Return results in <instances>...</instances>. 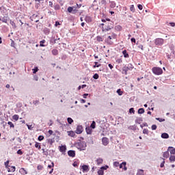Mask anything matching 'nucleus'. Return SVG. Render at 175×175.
<instances>
[{
    "label": "nucleus",
    "instance_id": "f257e3e1",
    "mask_svg": "<svg viewBox=\"0 0 175 175\" xmlns=\"http://www.w3.org/2000/svg\"><path fill=\"white\" fill-rule=\"evenodd\" d=\"M75 146L78 150H79V151H85V150L87 148V144L85 142L80 140L78 142H76Z\"/></svg>",
    "mask_w": 175,
    "mask_h": 175
},
{
    "label": "nucleus",
    "instance_id": "f03ea898",
    "mask_svg": "<svg viewBox=\"0 0 175 175\" xmlns=\"http://www.w3.org/2000/svg\"><path fill=\"white\" fill-rule=\"evenodd\" d=\"M152 72L153 75H155L156 76H161V75L163 73V70L159 67H153L152 68Z\"/></svg>",
    "mask_w": 175,
    "mask_h": 175
},
{
    "label": "nucleus",
    "instance_id": "7ed1b4c3",
    "mask_svg": "<svg viewBox=\"0 0 175 175\" xmlns=\"http://www.w3.org/2000/svg\"><path fill=\"white\" fill-rule=\"evenodd\" d=\"M132 69H133V65H132V64H129L127 66L122 68V70L124 72V75H128V70H132Z\"/></svg>",
    "mask_w": 175,
    "mask_h": 175
},
{
    "label": "nucleus",
    "instance_id": "20e7f679",
    "mask_svg": "<svg viewBox=\"0 0 175 175\" xmlns=\"http://www.w3.org/2000/svg\"><path fill=\"white\" fill-rule=\"evenodd\" d=\"M67 12H68V13H72V14H76V13H77V5L75 6H72V7H68L67 9Z\"/></svg>",
    "mask_w": 175,
    "mask_h": 175
},
{
    "label": "nucleus",
    "instance_id": "39448f33",
    "mask_svg": "<svg viewBox=\"0 0 175 175\" xmlns=\"http://www.w3.org/2000/svg\"><path fill=\"white\" fill-rule=\"evenodd\" d=\"M113 28H114V25L113 22H108L105 23V31H110V29H113Z\"/></svg>",
    "mask_w": 175,
    "mask_h": 175
},
{
    "label": "nucleus",
    "instance_id": "423d86ee",
    "mask_svg": "<svg viewBox=\"0 0 175 175\" xmlns=\"http://www.w3.org/2000/svg\"><path fill=\"white\" fill-rule=\"evenodd\" d=\"M165 42V40L163 38H156L154 40V44L156 46H162Z\"/></svg>",
    "mask_w": 175,
    "mask_h": 175
},
{
    "label": "nucleus",
    "instance_id": "0eeeda50",
    "mask_svg": "<svg viewBox=\"0 0 175 175\" xmlns=\"http://www.w3.org/2000/svg\"><path fill=\"white\" fill-rule=\"evenodd\" d=\"M120 169H122L124 170V172H126L128 170V167H126V162L124 161L121 164H119Z\"/></svg>",
    "mask_w": 175,
    "mask_h": 175
},
{
    "label": "nucleus",
    "instance_id": "6e6552de",
    "mask_svg": "<svg viewBox=\"0 0 175 175\" xmlns=\"http://www.w3.org/2000/svg\"><path fill=\"white\" fill-rule=\"evenodd\" d=\"M75 133L77 135H80L81 133H83V126H77Z\"/></svg>",
    "mask_w": 175,
    "mask_h": 175
},
{
    "label": "nucleus",
    "instance_id": "1a4fd4ad",
    "mask_svg": "<svg viewBox=\"0 0 175 175\" xmlns=\"http://www.w3.org/2000/svg\"><path fill=\"white\" fill-rule=\"evenodd\" d=\"M83 173H87L90 171V167L87 165H83L81 166Z\"/></svg>",
    "mask_w": 175,
    "mask_h": 175
},
{
    "label": "nucleus",
    "instance_id": "9d476101",
    "mask_svg": "<svg viewBox=\"0 0 175 175\" xmlns=\"http://www.w3.org/2000/svg\"><path fill=\"white\" fill-rule=\"evenodd\" d=\"M68 155L71 157V158H75L76 157V152L75 150H68Z\"/></svg>",
    "mask_w": 175,
    "mask_h": 175
},
{
    "label": "nucleus",
    "instance_id": "9b49d317",
    "mask_svg": "<svg viewBox=\"0 0 175 175\" xmlns=\"http://www.w3.org/2000/svg\"><path fill=\"white\" fill-rule=\"evenodd\" d=\"M111 39H116V34L115 33H112L111 36H109L108 38H107V42L109 43V44H111Z\"/></svg>",
    "mask_w": 175,
    "mask_h": 175
},
{
    "label": "nucleus",
    "instance_id": "f8f14e48",
    "mask_svg": "<svg viewBox=\"0 0 175 175\" xmlns=\"http://www.w3.org/2000/svg\"><path fill=\"white\" fill-rule=\"evenodd\" d=\"M8 173L16 172V167L15 166H9L8 167L6 168Z\"/></svg>",
    "mask_w": 175,
    "mask_h": 175
},
{
    "label": "nucleus",
    "instance_id": "ddd939ff",
    "mask_svg": "<svg viewBox=\"0 0 175 175\" xmlns=\"http://www.w3.org/2000/svg\"><path fill=\"white\" fill-rule=\"evenodd\" d=\"M19 173H21V175H25L28 174V171L25 168L22 167L19 170Z\"/></svg>",
    "mask_w": 175,
    "mask_h": 175
},
{
    "label": "nucleus",
    "instance_id": "4468645a",
    "mask_svg": "<svg viewBox=\"0 0 175 175\" xmlns=\"http://www.w3.org/2000/svg\"><path fill=\"white\" fill-rule=\"evenodd\" d=\"M102 143H103V146H107V144H109V138L103 137Z\"/></svg>",
    "mask_w": 175,
    "mask_h": 175
},
{
    "label": "nucleus",
    "instance_id": "2eb2a0df",
    "mask_svg": "<svg viewBox=\"0 0 175 175\" xmlns=\"http://www.w3.org/2000/svg\"><path fill=\"white\" fill-rule=\"evenodd\" d=\"M167 151L170 152L171 154L174 155L175 154V148L170 146L168 147Z\"/></svg>",
    "mask_w": 175,
    "mask_h": 175
},
{
    "label": "nucleus",
    "instance_id": "dca6fc26",
    "mask_svg": "<svg viewBox=\"0 0 175 175\" xmlns=\"http://www.w3.org/2000/svg\"><path fill=\"white\" fill-rule=\"evenodd\" d=\"M59 151H60V152H65L66 151V146L62 145L61 146H59Z\"/></svg>",
    "mask_w": 175,
    "mask_h": 175
},
{
    "label": "nucleus",
    "instance_id": "f3484780",
    "mask_svg": "<svg viewBox=\"0 0 175 175\" xmlns=\"http://www.w3.org/2000/svg\"><path fill=\"white\" fill-rule=\"evenodd\" d=\"M67 133L68 136H70L71 137H75V136H76V133H75L73 131H68Z\"/></svg>",
    "mask_w": 175,
    "mask_h": 175
},
{
    "label": "nucleus",
    "instance_id": "a211bd4d",
    "mask_svg": "<svg viewBox=\"0 0 175 175\" xmlns=\"http://www.w3.org/2000/svg\"><path fill=\"white\" fill-rule=\"evenodd\" d=\"M96 163H97L98 165H102L103 163V159H102V158L97 159H96Z\"/></svg>",
    "mask_w": 175,
    "mask_h": 175
},
{
    "label": "nucleus",
    "instance_id": "6ab92c4d",
    "mask_svg": "<svg viewBox=\"0 0 175 175\" xmlns=\"http://www.w3.org/2000/svg\"><path fill=\"white\" fill-rule=\"evenodd\" d=\"M29 131H32L35 128V124H26Z\"/></svg>",
    "mask_w": 175,
    "mask_h": 175
},
{
    "label": "nucleus",
    "instance_id": "aec40b11",
    "mask_svg": "<svg viewBox=\"0 0 175 175\" xmlns=\"http://www.w3.org/2000/svg\"><path fill=\"white\" fill-rule=\"evenodd\" d=\"M162 139H169V134L163 133L161 134Z\"/></svg>",
    "mask_w": 175,
    "mask_h": 175
},
{
    "label": "nucleus",
    "instance_id": "412c9836",
    "mask_svg": "<svg viewBox=\"0 0 175 175\" xmlns=\"http://www.w3.org/2000/svg\"><path fill=\"white\" fill-rule=\"evenodd\" d=\"M122 54H123L124 58H129V54H128V53L126 52V50H124L122 51Z\"/></svg>",
    "mask_w": 175,
    "mask_h": 175
},
{
    "label": "nucleus",
    "instance_id": "4be33fe9",
    "mask_svg": "<svg viewBox=\"0 0 175 175\" xmlns=\"http://www.w3.org/2000/svg\"><path fill=\"white\" fill-rule=\"evenodd\" d=\"M169 150L166 151V152H164L163 154V158H166L167 159V157H169Z\"/></svg>",
    "mask_w": 175,
    "mask_h": 175
},
{
    "label": "nucleus",
    "instance_id": "5701e85b",
    "mask_svg": "<svg viewBox=\"0 0 175 175\" xmlns=\"http://www.w3.org/2000/svg\"><path fill=\"white\" fill-rule=\"evenodd\" d=\"M0 21H2V23H8V17L3 16V18H1Z\"/></svg>",
    "mask_w": 175,
    "mask_h": 175
},
{
    "label": "nucleus",
    "instance_id": "b1692460",
    "mask_svg": "<svg viewBox=\"0 0 175 175\" xmlns=\"http://www.w3.org/2000/svg\"><path fill=\"white\" fill-rule=\"evenodd\" d=\"M96 126V123L95 122V121H93L90 124V128H92V129H95Z\"/></svg>",
    "mask_w": 175,
    "mask_h": 175
},
{
    "label": "nucleus",
    "instance_id": "393cba45",
    "mask_svg": "<svg viewBox=\"0 0 175 175\" xmlns=\"http://www.w3.org/2000/svg\"><path fill=\"white\" fill-rule=\"evenodd\" d=\"M58 40H59V38H58V39L51 38V43L52 44H55V43H57V42Z\"/></svg>",
    "mask_w": 175,
    "mask_h": 175
},
{
    "label": "nucleus",
    "instance_id": "a878e982",
    "mask_svg": "<svg viewBox=\"0 0 175 175\" xmlns=\"http://www.w3.org/2000/svg\"><path fill=\"white\" fill-rule=\"evenodd\" d=\"M53 55H58V50L57 49H53L51 51Z\"/></svg>",
    "mask_w": 175,
    "mask_h": 175
},
{
    "label": "nucleus",
    "instance_id": "bb28decb",
    "mask_svg": "<svg viewBox=\"0 0 175 175\" xmlns=\"http://www.w3.org/2000/svg\"><path fill=\"white\" fill-rule=\"evenodd\" d=\"M10 24L12 25V28H14V29H16V28H17V26L16 25V23H14V21H10Z\"/></svg>",
    "mask_w": 175,
    "mask_h": 175
},
{
    "label": "nucleus",
    "instance_id": "cd10ccee",
    "mask_svg": "<svg viewBox=\"0 0 175 175\" xmlns=\"http://www.w3.org/2000/svg\"><path fill=\"white\" fill-rule=\"evenodd\" d=\"M85 131L88 135H91V133H92V130L90 128H86Z\"/></svg>",
    "mask_w": 175,
    "mask_h": 175
},
{
    "label": "nucleus",
    "instance_id": "c85d7f7f",
    "mask_svg": "<svg viewBox=\"0 0 175 175\" xmlns=\"http://www.w3.org/2000/svg\"><path fill=\"white\" fill-rule=\"evenodd\" d=\"M44 43H46V40H42L40 42V47H45L46 45L43 44Z\"/></svg>",
    "mask_w": 175,
    "mask_h": 175
},
{
    "label": "nucleus",
    "instance_id": "c756f323",
    "mask_svg": "<svg viewBox=\"0 0 175 175\" xmlns=\"http://www.w3.org/2000/svg\"><path fill=\"white\" fill-rule=\"evenodd\" d=\"M138 114H144V109L140 108L138 109Z\"/></svg>",
    "mask_w": 175,
    "mask_h": 175
},
{
    "label": "nucleus",
    "instance_id": "7c9ffc66",
    "mask_svg": "<svg viewBox=\"0 0 175 175\" xmlns=\"http://www.w3.org/2000/svg\"><path fill=\"white\" fill-rule=\"evenodd\" d=\"M98 175H105V172H103V170L102 169L100 168V170H98Z\"/></svg>",
    "mask_w": 175,
    "mask_h": 175
},
{
    "label": "nucleus",
    "instance_id": "2f4dec72",
    "mask_svg": "<svg viewBox=\"0 0 175 175\" xmlns=\"http://www.w3.org/2000/svg\"><path fill=\"white\" fill-rule=\"evenodd\" d=\"M110 8L111 9H114V8H116V3L114 1L110 3Z\"/></svg>",
    "mask_w": 175,
    "mask_h": 175
},
{
    "label": "nucleus",
    "instance_id": "473e14b6",
    "mask_svg": "<svg viewBox=\"0 0 175 175\" xmlns=\"http://www.w3.org/2000/svg\"><path fill=\"white\" fill-rule=\"evenodd\" d=\"M170 162H175V156L171 155L170 157Z\"/></svg>",
    "mask_w": 175,
    "mask_h": 175
},
{
    "label": "nucleus",
    "instance_id": "72a5a7b5",
    "mask_svg": "<svg viewBox=\"0 0 175 175\" xmlns=\"http://www.w3.org/2000/svg\"><path fill=\"white\" fill-rule=\"evenodd\" d=\"M44 33H45L46 35H49V33H50V29H48V28H45V29H44Z\"/></svg>",
    "mask_w": 175,
    "mask_h": 175
},
{
    "label": "nucleus",
    "instance_id": "f704fd0d",
    "mask_svg": "<svg viewBox=\"0 0 175 175\" xmlns=\"http://www.w3.org/2000/svg\"><path fill=\"white\" fill-rule=\"evenodd\" d=\"M100 64L98 63V62H94V66H93V68H99L100 66Z\"/></svg>",
    "mask_w": 175,
    "mask_h": 175
},
{
    "label": "nucleus",
    "instance_id": "c9c22d12",
    "mask_svg": "<svg viewBox=\"0 0 175 175\" xmlns=\"http://www.w3.org/2000/svg\"><path fill=\"white\" fill-rule=\"evenodd\" d=\"M12 118H13V120H14L15 121H18V118H19V116H18V115H14V116H12Z\"/></svg>",
    "mask_w": 175,
    "mask_h": 175
},
{
    "label": "nucleus",
    "instance_id": "e433bc0d",
    "mask_svg": "<svg viewBox=\"0 0 175 175\" xmlns=\"http://www.w3.org/2000/svg\"><path fill=\"white\" fill-rule=\"evenodd\" d=\"M156 120L159 121V122H165V119L160 118H156Z\"/></svg>",
    "mask_w": 175,
    "mask_h": 175
},
{
    "label": "nucleus",
    "instance_id": "4c0bfd02",
    "mask_svg": "<svg viewBox=\"0 0 175 175\" xmlns=\"http://www.w3.org/2000/svg\"><path fill=\"white\" fill-rule=\"evenodd\" d=\"M137 175H144L143 170H139L137 173Z\"/></svg>",
    "mask_w": 175,
    "mask_h": 175
},
{
    "label": "nucleus",
    "instance_id": "58836bf2",
    "mask_svg": "<svg viewBox=\"0 0 175 175\" xmlns=\"http://www.w3.org/2000/svg\"><path fill=\"white\" fill-rule=\"evenodd\" d=\"M117 94H118V95H119L120 96H121L122 95V94H124V92H122V91H121V89H118V90H117Z\"/></svg>",
    "mask_w": 175,
    "mask_h": 175
},
{
    "label": "nucleus",
    "instance_id": "ea45409f",
    "mask_svg": "<svg viewBox=\"0 0 175 175\" xmlns=\"http://www.w3.org/2000/svg\"><path fill=\"white\" fill-rule=\"evenodd\" d=\"M113 166H115V167H118V166H120V163L118 161H114Z\"/></svg>",
    "mask_w": 175,
    "mask_h": 175
},
{
    "label": "nucleus",
    "instance_id": "a19ab883",
    "mask_svg": "<svg viewBox=\"0 0 175 175\" xmlns=\"http://www.w3.org/2000/svg\"><path fill=\"white\" fill-rule=\"evenodd\" d=\"M131 12H133V13H135V5H131L130 7Z\"/></svg>",
    "mask_w": 175,
    "mask_h": 175
},
{
    "label": "nucleus",
    "instance_id": "79ce46f5",
    "mask_svg": "<svg viewBox=\"0 0 175 175\" xmlns=\"http://www.w3.org/2000/svg\"><path fill=\"white\" fill-rule=\"evenodd\" d=\"M36 148H38V150H40L41 147L38 142H36L35 144Z\"/></svg>",
    "mask_w": 175,
    "mask_h": 175
},
{
    "label": "nucleus",
    "instance_id": "37998d69",
    "mask_svg": "<svg viewBox=\"0 0 175 175\" xmlns=\"http://www.w3.org/2000/svg\"><path fill=\"white\" fill-rule=\"evenodd\" d=\"M93 79H94L95 80H98L99 79V75L98 74H94L93 75Z\"/></svg>",
    "mask_w": 175,
    "mask_h": 175
},
{
    "label": "nucleus",
    "instance_id": "c03bdc74",
    "mask_svg": "<svg viewBox=\"0 0 175 175\" xmlns=\"http://www.w3.org/2000/svg\"><path fill=\"white\" fill-rule=\"evenodd\" d=\"M67 121L68 124H72L73 122V119H72V118H68Z\"/></svg>",
    "mask_w": 175,
    "mask_h": 175
},
{
    "label": "nucleus",
    "instance_id": "a18cd8bd",
    "mask_svg": "<svg viewBox=\"0 0 175 175\" xmlns=\"http://www.w3.org/2000/svg\"><path fill=\"white\" fill-rule=\"evenodd\" d=\"M100 169H102L103 171V170H107V169H109V165L103 166V167H101Z\"/></svg>",
    "mask_w": 175,
    "mask_h": 175
},
{
    "label": "nucleus",
    "instance_id": "49530a36",
    "mask_svg": "<svg viewBox=\"0 0 175 175\" xmlns=\"http://www.w3.org/2000/svg\"><path fill=\"white\" fill-rule=\"evenodd\" d=\"M129 113H131V114H135V109L134 108H130V109H129Z\"/></svg>",
    "mask_w": 175,
    "mask_h": 175
},
{
    "label": "nucleus",
    "instance_id": "de8ad7c7",
    "mask_svg": "<svg viewBox=\"0 0 175 175\" xmlns=\"http://www.w3.org/2000/svg\"><path fill=\"white\" fill-rule=\"evenodd\" d=\"M38 141L39 142H42V140H43L44 139V137L43 135H40L38 136Z\"/></svg>",
    "mask_w": 175,
    "mask_h": 175
},
{
    "label": "nucleus",
    "instance_id": "09e8293b",
    "mask_svg": "<svg viewBox=\"0 0 175 175\" xmlns=\"http://www.w3.org/2000/svg\"><path fill=\"white\" fill-rule=\"evenodd\" d=\"M4 165L5 166V169H7V167H9L10 165H9V161H7L4 163Z\"/></svg>",
    "mask_w": 175,
    "mask_h": 175
},
{
    "label": "nucleus",
    "instance_id": "8fccbe9b",
    "mask_svg": "<svg viewBox=\"0 0 175 175\" xmlns=\"http://www.w3.org/2000/svg\"><path fill=\"white\" fill-rule=\"evenodd\" d=\"M32 70L33 73L35 74L38 72V70H39V68H38V67H36L35 68H33Z\"/></svg>",
    "mask_w": 175,
    "mask_h": 175
},
{
    "label": "nucleus",
    "instance_id": "3c124183",
    "mask_svg": "<svg viewBox=\"0 0 175 175\" xmlns=\"http://www.w3.org/2000/svg\"><path fill=\"white\" fill-rule=\"evenodd\" d=\"M8 124L10 125V128H14V124L12 122H8Z\"/></svg>",
    "mask_w": 175,
    "mask_h": 175
},
{
    "label": "nucleus",
    "instance_id": "603ef678",
    "mask_svg": "<svg viewBox=\"0 0 175 175\" xmlns=\"http://www.w3.org/2000/svg\"><path fill=\"white\" fill-rule=\"evenodd\" d=\"M143 133H144V135H148V129H144L143 130Z\"/></svg>",
    "mask_w": 175,
    "mask_h": 175
},
{
    "label": "nucleus",
    "instance_id": "864d4df0",
    "mask_svg": "<svg viewBox=\"0 0 175 175\" xmlns=\"http://www.w3.org/2000/svg\"><path fill=\"white\" fill-rule=\"evenodd\" d=\"M97 41L98 42H103V39L100 36H97Z\"/></svg>",
    "mask_w": 175,
    "mask_h": 175
},
{
    "label": "nucleus",
    "instance_id": "5fc2aeb1",
    "mask_svg": "<svg viewBox=\"0 0 175 175\" xmlns=\"http://www.w3.org/2000/svg\"><path fill=\"white\" fill-rule=\"evenodd\" d=\"M101 21H102V23H106V21H108V23L111 22L109 18L102 19Z\"/></svg>",
    "mask_w": 175,
    "mask_h": 175
},
{
    "label": "nucleus",
    "instance_id": "6e6d98bb",
    "mask_svg": "<svg viewBox=\"0 0 175 175\" xmlns=\"http://www.w3.org/2000/svg\"><path fill=\"white\" fill-rule=\"evenodd\" d=\"M163 162L160 164V167H163L165 166V159H163Z\"/></svg>",
    "mask_w": 175,
    "mask_h": 175
},
{
    "label": "nucleus",
    "instance_id": "4d7b16f0",
    "mask_svg": "<svg viewBox=\"0 0 175 175\" xmlns=\"http://www.w3.org/2000/svg\"><path fill=\"white\" fill-rule=\"evenodd\" d=\"M85 20L90 23L91 21V18L90 16H85Z\"/></svg>",
    "mask_w": 175,
    "mask_h": 175
},
{
    "label": "nucleus",
    "instance_id": "13d9d810",
    "mask_svg": "<svg viewBox=\"0 0 175 175\" xmlns=\"http://www.w3.org/2000/svg\"><path fill=\"white\" fill-rule=\"evenodd\" d=\"M17 154L18 155H23V151H21V149L18 150Z\"/></svg>",
    "mask_w": 175,
    "mask_h": 175
},
{
    "label": "nucleus",
    "instance_id": "bf43d9fd",
    "mask_svg": "<svg viewBox=\"0 0 175 175\" xmlns=\"http://www.w3.org/2000/svg\"><path fill=\"white\" fill-rule=\"evenodd\" d=\"M152 131L157 130V125H156V124L152 125Z\"/></svg>",
    "mask_w": 175,
    "mask_h": 175
},
{
    "label": "nucleus",
    "instance_id": "052dcab7",
    "mask_svg": "<svg viewBox=\"0 0 175 175\" xmlns=\"http://www.w3.org/2000/svg\"><path fill=\"white\" fill-rule=\"evenodd\" d=\"M138 9H139V10H143V5H142V4H139L137 5Z\"/></svg>",
    "mask_w": 175,
    "mask_h": 175
},
{
    "label": "nucleus",
    "instance_id": "680f3d73",
    "mask_svg": "<svg viewBox=\"0 0 175 175\" xmlns=\"http://www.w3.org/2000/svg\"><path fill=\"white\" fill-rule=\"evenodd\" d=\"M51 164H52V165H48V167H49V169H51V167H54V162H52Z\"/></svg>",
    "mask_w": 175,
    "mask_h": 175
},
{
    "label": "nucleus",
    "instance_id": "e2e57ef3",
    "mask_svg": "<svg viewBox=\"0 0 175 175\" xmlns=\"http://www.w3.org/2000/svg\"><path fill=\"white\" fill-rule=\"evenodd\" d=\"M97 2H98V0H94V1H93V5H94V6H96V5H98Z\"/></svg>",
    "mask_w": 175,
    "mask_h": 175
},
{
    "label": "nucleus",
    "instance_id": "0e129e2a",
    "mask_svg": "<svg viewBox=\"0 0 175 175\" xmlns=\"http://www.w3.org/2000/svg\"><path fill=\"white\" fill-rule=\"evenodd\" d=\"M48 125H49V126H51L53 125V120H49V122L48 123Z\"/></svg>",
    "mask_w": 175,
    "mask_h": 175
},
{
    "label": "nucleus",
    "instance_id": "69168bd1",
    "mask_svg": "<svg viewBox=\"0 0 175 175\" xmlns=\"http://www.w3.org/2000/svg\"><path fill=\"white\" fill-rule=\"evenodd\" d=\"M38 170H42V169H43V166H42V165H38Z\"/></svg>",
    "mask_w": 175,
    "mask_h": 175
},
{
    "label": "nucleus",
    "instance_id": "338daca9",
    "mask_svg": "<svg viewBox=\"0 0 175 175\" xmlns=\"http://www.w3.org/2000/svg\"><path fill=\"white\" fill-rule=\"evenodd\" d=\"M72 166H74V167H77V162L75 161V162L72 163Z\"/></svg>",
    "mask_w": 175,
    "mask_h": 175
},
{
    "label": "nucleus",
    "instance_id": "774afa93",
    "mask_svg": "<svg viewBox=\"0 0 175 175\" xmlns=\"http://www.w3.org/2000/svg\"><path fill=\"white\" fill-rule=\"evenodd\" d=\"M131 41L133 42V43H136V39H135V38H132L131 39Z\"/></svg>",
    "mask_w": 175,
    "mask_h": 175
}]
</instances>
